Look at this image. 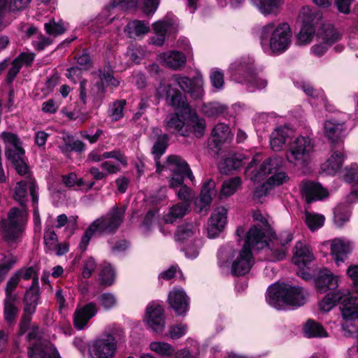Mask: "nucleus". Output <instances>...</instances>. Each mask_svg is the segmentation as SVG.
Segmentation results:
<instances>
[{
	"label": "nucleus",
	"mask_w": 358,
	"mask_h": 358,
	"mask_svg": "<svg viewBox=\"0 0 358 358\" xmlns=\"http://www.w3.org/2000/svg\"><path fill=\"white\" fill-rule=\"evenodd\" d=\"M293 235L290 231L285 230L271 234V231L259 229L253 225L247 232L243 248L248 250H260L264 247L267 260L277 262L283 259L287 255V245L292 241Z\"/></svg>",
	"instance_id": "nucleus-1"
},
{
	"label": "nucleus",
	"mask_w": 358,
	"mask_h": 358,
	"mask_svg": "<svg viewBox=\"0 0 358 358\" xmlns=\"http://www.w3.org/2000/svg\"><path fill=\"white\" fill-rule=\"evenodd\" d=\"M267 302L276 309L285 306H301L305 303V297L300 287L288 284H274L268 289Z\"/></svg>",
	"instance_id": "nucleus-2"
},
{
	"label": "nucleus",
	"mask_w": 358,
	"mask_h": 358,
	"mask_svg": "<svg viewBox=\"0 0 358 358\" xmlns=\"http://www.w3.org/2000/svg\"><path fill=\"white\" fill-rule=\"evenodd\" d=\"M229 71L231 79L236 83H245L257 90L267 86V80L257 76L255 59L249 56L236 59L230 65Z\"/></svg>",
	"instance_id": "nucleus-3"
},
{
	"label": "nucleus",
	"mask_w": 358,
	"mask_h": 358,
	"mask_svg": "<svg viewBox=\"0 0 358 358\" xmlns=\"http://www.w3.org/2000/svg\"><path fill=\"white\" fill-rule=\"evenodd\" d=\"M291 30L287 23L275 27L273 23L264 26L259 33L262 43L266 42L270 37V48L273 52H282L287 49L291 43Z\"/></svg>",
	"instance_id": "nucleus-4"
},
{
	"label": "nucleus",
	"mask_w": 358,
	"mask_h": 358,
	"mask_svg": "<svg viewBox=\"0 0 358 358\" xmlns=\"http://www.w3.org/2000/svg\"><path fill=\"white\" fill-rule=\"evenodd\" d=\"M262 156L257 154L252 157L245 169V176L254 182H260L268 175L280 171L282 166L283 159L280 157L268 158L264 160L257 169H253L257 162L261 161Z\"/></svg>",
	"instance_id": "nucleus-5"
},
{
	"label": "nucleus",
	"mask_w": 358,
	"mask_h": 358,
	"mask_svg": "<svg viewBox=\"0 0 358 358\" xmlns=\"http://www.w3.org/2000/svg\"><path fill=\"white\" fill-rule=\"evenodd\" d=\"M165 171L171 173L169 187L176 188L184 182L185 177L193 181L194 177L187 163L181 157L171 155L167 157L164 165H160V172Z\"/></svg>",
	"instance_id": "nucleus-6"
},
{
	"label": "nucleus",
	"mask_w": 358,
	"mask_h": 358,
	"mask_svg": "<svg viewBox=\"0 0 358 358\" xmlns=\"http://www.w3.org/2000/svg\"><path fill=\"white\" fill-rule=\"evenodd\" d=\"M126 213L124 206H114L104 215L91 223L99 235H112L117 232L123 223Z\"/></svg>",
	"instance_id": "nucleus-7"
},
{
	"label": "nucleus",
	"mask_w": 358,
	"mask_h": 358,
	"mask_svg": "<svg viewBox=\"0 0 358 358\" xmlns=\"http://www.w3.org/2000/svg\"><path fill=\"white\" fill-rule=\"evenodd\" d=\"M27 213L24 208L20 210L13 208L10 210L7 218L2 220L1 223L6 241H14L20 237L27 220Z\"/></svg>",
	"instance_id": "nucleus-8"
},
{
	"label": "nucleus",
	"mask_w": 358,
	"mask_h": 358,
	"mask_svg": "<svg viewBox=\"0 0 358 358\" xmlns=\"http://www.w3.org/2000/svg\"><path fill=\"white\" fill-rule=\"evenodd\" d=\"M313 147V143L308 136H298L290 143L286 158L294 166H304L310 159Z\"/></svg>",
	"instance_id": "nucleus-9"
},
{
	"label": "nucleus",
	"mask_w": 358,
	"mask_h": 358,
	"mask_svg": "<svg viewBox=\"0 0 358 358\" xmlns=\"http://www.w3.org/2000/svg\"><path fill=\"white\" fill-rule=\"evenodd\" d=\"M115 350L116 341L108 334L94 341L90 347V355L92 358H113Z\"/></svg>",
	"instance_id": "nucleus-10"
},
{
	"label": "nucleus",
	"mask_w": 358,
	"mask_h": 358,
	"mask_svg": "<svg viewBox=\"0 0 358 358\" xmlns=\"http://www.w3.org/2000/svg\"><path fill=\"white\" fill-rule=\"evenodd\" d=\"M300 192L306 202L310 203L328 196L329 193L320 183L311 180H303L300 184Z\"/></svg>",
	"instance_id": "nucleus-11"
},
{
	"label": "nucleus",
	"mask_w": 358,
	"mask_h": 358,
	"mask_svg": "<svg viewBox=\"0 0 358 358\" xmlns=\"http://www.w3.org/2000/svg\"><path fill=\"white\" fill-rule=\"evenodd\" d=\"M173 79L182 90L190 94L194 99H198L203 96V80L201 78L190 79L186 76L175 75Z\"/></svg>",
	"instance_id": "nucleus-12"
},
{
	"label": "nucleus",
	"mask_w": 358,
	"mask_h": 358,
	"mask_svg": "<svg viewBox=\"0 0 358 358\" xmlns=\"http://www.w3.org/2000/svg\"><path fill=\"white\" fill-rule=\"evenodd\" d=\"M27 188L29 189L34 204H36L38 201L35 181L31 178L20 181L16 184L13 196L22 207L26 205Z\"/></svg>",
	"instance_id": "nucleus-13"
},
{
	"label": "nucleus",
	"mask_w": 358,
	"mask_h": 358,
	"mask_svg": "<svg viewBox=\"0 0 358 358\" xmlns=\"http://www.w3.org/2000/svg\"><path fill=\"white\" fill-rule=\"evenodd\" d=\"M146 321L154 331L162 334L165 328L163 308L157 304L148 305L146 308Z\"/></svg>",
	"instance_id": "nucleus-14"
},
{
	"label": "nucleus",
	"mask_w": 358,
	"mask_h": 358,
	"mask_svg": "<svg viewBox=\"0 0 358 358\" xmlns=\"http://www.w3.org/2000/svg\"><path fill=\"white\" fill-rule=\"evenodd\" d=\"M1 136L5 142L8 144L6 156L11 163L14 164L24 159V150L17 136L9 132H3Z\"/></svg>",
	"instance_id": "nucleus-15"
},
{
	"label": "nucleus",
	"mask_w": 358,
	"mask_h": 358,
	"mask_svg": "<svg viewBox=\"0 0 358 358\" xmlns=\"http://www.w3.org/2000/svg\"><path fill=\"white\" fill-rule=\"evenodd\" d=\"M233 139V134L229 127L224 123H218L213 129L209 146L220 150L224 144L229 143Z\"/></svg>",
	"instance_id": "nucleus-16"
},
{
	"label": "nucleus",
	"mask_w": 358,
	"mask_h": 358,
	"mask_svg": "<svg viewBox=\"0 0 358 358\" xmlns=\"http://www.w3.org/2000/svg\"><path fill=\"white\" fill-rule=\"evenodd\" d=\"M98 311L97 305L94 302L78 307L73 314V325L78 330L83 329L91 318L94 317Z\"/></svg>",
	"instance_id": "nucleus-17"
},
{
	"label": "nucleus",
	"mask_w": 358,
	"mask_h": 358,
	"mask_svg": "<svg viewBox=\"0 0 358 358\" xmlns=\"http://www.w3.org/2000/svg\"><path fill=\"white\" fill-rule=\"evenodd\" d=\"M253 262L252 251L246 248H243L232 262L231 273L234 275H243L248 273L252 268Z\"/></svg>",
	"instance_id": "nucleus-18"
},
{
	"label": "nucleus",
	"mask_w": 358,
	"mask_h": 358,
	"mask_svg": "<svg viewBox=\"0 0 358 358\" xmlns=\"http://www.w3.org/2000/svg\"><path fill=\"white\" fill-rule=\"evenodd\" d=\"M215 182L209 179L203 183L199 198L195 201V209L198 213H206L211 203L213 196L216 194Z\"/></svg>",
	"instance_id": "nucleus-19"
},
{
	"label": "nucleus",
	"mask_w": 358,
	"mask_h": 358,
	"mask_svg": "<svg viewBox=\"0 0 358 358\" xmlns=\"http://www.w3.org/2000/svg\"><path fill=\"white\" fill-rule=\"evenodd\" d=\"M227 210L224 207L215 208L208 224V235L210 238H215L224 228L227 222Z\"/></svg>",
	"instance_id": "nucleus-20"
},
{
	"label": "nucleus",
	"mask_w": 358,
	"mask_h": 358,
	"mask_svg": "<svg viewBox=\"0 0 358 358\" xmlns=\"http://www.w3.org/2000/svg\"><path fill=\"white\" fill-rule=\"evenodd\" d=\"M341 38L339 33L331 25H327L324 27L323 42L320 44L315 45L311 48L312 52L316 56L323 55L328 48L334 43L338 41Z\"/></svg>",
	"instance_id": "nucleus-21"
},
{
	"label": "nucleus",
	"mask_w": 358,
	"mask_h": 358,
	"mask_svg": "<svg viewBox=\"0 0 358 358\" xmlns=\"http://www.w3.org/2000/svg\"><path fill=\"white\" fill-rule=\"evenodd\" d=\"M40 288L37 277L33 278L32 284L26 291L24 296V312L34 313L40 302Z\"/></svg>",
	"instance_id": "nucleus-22"
},
{
	"label": "nucleus",
	"mask_w": 358,
	"mask_h": 358,
	"mask_svg": "<svg viewBox=\"0 0 358 358\" xmlns=\"http://www.w3.org/2000/svg\"><path fill=\"white\" fill-rule=\"evenodd\" d=\"M169 303L178 315H183L188 310L189 298L182 289H174L169 294Z\"/></svg>",
	"instance_id": "nucleus-23"
},
{
	"label": "nucleus",
	"mask_w": 358,
	"mask_h": 358,
	"mask_svg": "<svg viewBox=\"0 0 358 358\" xmlns=\"http://www.w3.org/2000/svg\"><path fill=\"white\" fill-rule=\"evenodd\" d=\"M249 159V157L243 153L231 155L220 162L218 168L221 173L229 174L245 164Z\"/></svg>",
	"instance_id": "nucleus-24"
},
{
	"label": "nucleus",
	"mask_w": 358,
	"mask_h": 358,
	"mask_svg": "<svg viewBox=\"0 0 358 358\" xmlns=\"http://www.w3.org/2000/svg\"><path fill=\"white\" fill-rule=\"evenodd\" d=\"M34 57L35 55L34 53H20L11 63V66L7 73V83H11L13 81L23 65L30 66L34 60Z\"/></svg>",
	"instance_id": "nucleus-25"
},
{
	"label": "nucleus",
	"mask_w": 358,
	"mask_h": 358,
	"mask_svg": "<svg viewBox=\"0 0 358 358\" xmlns=\"http://www.w3.org/2000/svg\"><path fill=\"white\" fill-rule=\"evenodd\" d=\"M352 250V243L345 239L335 238L331 241V251L337 265L345 261L346 255Z\"/></svg>",
	"instance_id": "nucleus-26"
},
{
	"label": "nucleus",
	"mask_w": 358,
	"mask_h": 358,
	"mask_svg": "<svg viewBox=\"0 0 358 358\" xmlns=\"http://www.w3.org/2000/svg\"><path fill=\"white\" fill-rule=\"evenodd\" d=\"M340 310L345 320H352L358 317V299L353 297L348 291L347 295L341 301Z\"/></svg>",
	"instance_id": "nucleus-27"
},
{
	"label": "nucleus",
	"mask_w": 358,
	"mask_h": 358,
	"mask_svg": "<svg viewBox=\"0 0 358 358\" xmlns=\"http://www.w3.org/2000/svg\"><path fill=\"white\" fill-rule=\"evenodd\" d=\"M294 250L292 262L298 266H306L313 260V255L311 250L306 245L301 242H297Z\"/></svg>",
	"instance_id": "nucleus-28"
},
{
	"label": "nucleus",
	"mask_w": 358,
	"mask_h": 358,
	"mask_svg": "<svg viewBox=\"0 0 358 358\" xmlns=\"http://www.w3.org/2000/svg\"><path fill=\"white\" fill-rule=\"evenodd\" d=\"M316 287L322 292L334 289L338 285V279L330 271L323 270L319 272L315 279Z\"/></svg>",
	"instance_id": "nucleus-29"
},
{
	"label": "nucleus",
	"mask_w": 358,
	"mask_h": 358,
	"mask_svg": "<svg viewBox=\"0 0 358 358\" xmlns=\"http://www.w3.org/2000/svg\"><path fill=\"white\" fill-rule=\"evenodd\" d=\"M166 129L170 132H178L180 136H188L192 130L185 127V123L179 117L178 113L171 114L165 120Z\"/></svg>",
	"instance_id": "nucleus-30"
},
{
	"label": "nucleus",
	"mask_w": 358,
	"mask_h": 358,
	"mask_svg": "<svg viewBox=\"0 0 358 358\" xmlns=\"http://www.w3.org/2000/svg\"><path fill=\"white\" fill-rule=\"evenodd\" d=\"M345 127L335 120H327L324 124L325 136L331 142H338L344 136Z\"/></svg>",
	"instance_id": "nucleus-31"
},
{
	"label": "nucleus",
	"mask_w": 358,
	"mask_h": 358,
	"mask_svg": "<svg viewBox=\"0 0 358 358\" xmlns=\"http://www.w3.org/2000/svg\"><path fill=\"white\" fill-rule=\"evenodd\" d=\"M153 132L159 136L153 145L152 154L154 155V158L156 162L157 171L160 173L161 164H159V159L166 150L168 146L169 137L167 134L159 135V133L161 132V131L157 128L153 129Z\"/></svg>",
	"instance_id": "nucleus-32"
},
{
	"label": "nucleus",
	"mask_w": 358,
	"mask_h": 358,
	"mask_svg": "<svg viewBox=\"0 0 358 358\" xmlns=\"http://www.w3.org/2000/svg\"><path fill=\"white\" fill-rule=\"evenodd\" d=\"M189 203L179 202L169 208L167 213L164 216L166 224H173L179 219H182L189 211Z\"/></svg>",
	"instance_id": "nucleus-33"
},
{
	"label": "nucleus",
	"mask_w": 358,
	"mask_h": 358,
	"mask_svg": "<svg viewBox=\"0 0 358 358\" xmlns=\"http://www.w3.org/2000/svg\"><path fill=\"white\" fill-rule=\"evenodd\" d=\"M160 59L166 66L173 70L180 69L186 63L185 55L178 51L163 53L160 55Z\"/></svg>",
	"instance_id": "nucleus-34"
},
{
	"label": "nucleus",
	"mask_w": 358,
	"mask_h": 358,
	"mask_svg": "<svg viewBox=\"0 0 358 358\" xmlns=\"http://www.w3.org/2000/svg\"><path fill=\"white\" fill-rule=\"evenodd\" d=\"M344 161V155L341 151L336 150L331 157L322 164V169L328 175H334L341 168Z\"/></svg>",
	"instance_id": "nucleus-35"
},
{
	"label": "nucleus",
	"mask_w": 358,
	"mask_h": 358,
	"mask_svg": "<svg viewBox=\"0 0 358 358\" xmlns=\"http://www.w3.org/2000/svg\"><path fill=\"white\" fill-rule=\"evenodd\" d=\"M289 135V130L285 127H280L275 129L270 136V145L271 149L275 152L280 151Z\"/></svg>",
	"instance_id": "nucleus-36"
},
{
	"label": "nucleus",
	"mask_w": 358,
	"mask_h": 358,
	"mask_svg": "<svg viewBox=\"0 0 358 358\" xmlns=\"http://www.w3.org/2000/svg\"><path fill=\"white\" fill-rule=\"evenodd\" d=\"M185 127L191 129V134L193 133L196 138H199L204 134L206 130V121L203 118L200 117L196 113H190Z\"/></svg>",
	"instance_id": "nucleus-37"
},
{
	"label": "nucleus",
	"mask_w": 358,
	"mask_h": 358,
	"mask_svg": "<svg viewBox=\"0 0 358 358\" xmlns=\"http://www.w3.org/2000/svg\"><path fill=\"white\" fill-rule=\"evenodd\" d=\"M27 350L29 358H47L50 357L52 348L49 343L39 341L28 347Z\"/></svg>",
	"instance_id": "nucleus-38"
},
{
	"label": "nucleus",
	"mask_w": 358,
	"mask_h": 358,
	"mask_svg": "<svg viewBox=\"0 0 358 358\" xmlns=\"http://www.w3.org/2000/svg\"><path fill=\"white\" fill-rule=\"evenodd\" d=\"M347 290L339 289L336 292L329 293L320 303V310L324 312L331 310L338 302H341L344 296L347 295Z\"/></svg>",
	"instance_id": "nucleus-39"
},
{
	"label": "nucleus",
	"mask_w": 358,
	"mask_h": 358,
	"mask_svg": "<svg viewBox=\"0 0 358 358\" xmlns=\"http://www.w3.org/2000/svg\"><path fill=\"white\" fill-rule=\"evenodd\" d=\"M15 296L6 297L4 300L3 316L5 321L12 325L15 323L19 309L15 304Z\"/></svg>",
	"instance_id": "nucleus-40"
},
{
	"label": "nucleus",
	"mask_w": 358,
	"mask_h": 358,
	"mask_svg": "<svg viewBox=\"0 0 358 358\" xmlns=\"http://www.w3.org/2000/svg\"><path fill=\"white\" fill-rule=\"evenodd\" d=\"M149 31L150 27L148 22L137 20L129 22L124 28V31L130 38H136L141 35H145L148 33Z\"/></svg>",
	"instance_id": "nucleus-41"
},
{
	"label": "nucleus",
	"mask_w": 358,
	"mask_h": 358,
	"mask_svg": "<svg viewBox=\"0 0 358 358\" xmlns=\"http://www.w3.org/2000/svg\"><path fill=\"white\" fill-rule=\"evenodd\" d=\"M304 333L308 338L327 337L328 334L323 327L313 320H308L304 326Z\"/></svg>",
	"instance_id": "nucleus-42"
},
{
	"label": "nucleus",
	"mask_w": 358,
	"mask_h": 358,
	"mask_svg": "<svg viewBox=\"0 0 358 358\" xmlns=\"http://www.w3.org/2000/svg\"><path fill=\"white\" fill-rule=\"evenodd\" d=\"M283 3L284 0H259L257 6L264 15H277Z\"/></svg>",
	"instance_id": "nucleus-43"
},
{
	"label": "nucleus",
	"mask_w": 358,
	"mask_h": 358,
	"mask_svg": "<svg viewBox=\"0 0 358 358\" xmlns=\"http://www.w3.org/2000/svg\"><path fill=\"white\" fill-rule=\"evenodd\" d=\"M197 233H199V229L196 224L191 222L184 223L177 228L175 239L177 241H182L195 236Z\"/></svg>",
	"instance_id": "nucleus-44"
},
{
	"label": "nucleus",
	"mask_w": 358,
	"mask_h": 358,
	"mask_svg": "<svg viewBox=\"0 0 358 358\" xmlns=\"http://www.w3.org/2000/svg\"><path fill=\"white\" fill-rule=\"evenodd\" d=\"M315 28L310 22H303L299 33L297 35V44L306 45L310 43L315 34Z\"/></svg>",
	"instance_id": "nucleus-45"
},
{
	"label": "nucleus",
	"mask_w": 358,
	"mask_h": 358,
	"mask_svg": "<svg viewBox=\"0 0 358 358\" xmlns=\"http://www.w3.org/2000/svg\"><path fill=\"white\" fill-rule=\"evenodd\" d=\"M241 185V179L239 177L231 178L225 180L220 190L221 196L228 197L234 194Z\"/></svg>",
	"instance_id": "nucleus-46"
},
{
	"label": "nucleus",
	"mask_w": 358,
	"mask_h": 358,
	"mask_svg": "<svg viewBox=\"0 0 358 358\" xmlns=\"http://www.w3.org/2000/svg\"><path fill=\"white\" fill-rule=\"evenodd\" d=\"M115 273L109 263H104L99 274L101 284L104 286H110L114 283Z\"/></svg>",
	"instance_id": "nucleus-47"
},
{
	"label": "nucleus",
	"mask_w": 358,
	"mask_h": 358,
	"mask_svg": "<svg viewBox=\"0 0 358 358\" xmlns=\"http://www.w3.org/2000/svg\"><path fill=\"white\" fill-rule=\"evenodd\" d=\"M325 217L322 215L306 211L305 213V222L311 231H315L324 224Z\"/></svg>",
	"instance_id": "nucleus-48"
},
{
	"label": "nucleus",
	"mask_w": 358,
	"mask_h": 358,
	"mask_svg": "<svg viewBox=\"0 0 358 358\" xmlns=\"http://www.w3.org/2000/svg\"><path fill=\"white\" fill-rule=\"evenodd\" d=\"M150 349L157 354L164 357H171L175 352L173 347L165 342H152L150 344Z\"/></svg>",
	"instance_id": "nucleus-49"
},
{
	"label": "nucleus",
	"mask_w": 358,
	"mask_h": 358,
	"mask_svg": "<svg viewBox=\"0 0 358 358\" xmlns=\"http://www.w3.org/2000/svg\"><path fill=\"white\" fill-rule=\"evenodd\" d=\"M334 220L337 227H342L349 220L350 213L349 209L345 205H339L334 208Z\"/></svg>",
	"instance_id": "nucleus-50"
},
{
	"label": "nucleus",
	"mask_w": 358,
	"mask_h": 358,
	"mask_svg": "<svg viewBox=\"0 0 358 358\" xmlns=\"http://www.w3.org/2000/svg\"><path fill=\"white\" fill-rule=\"evenodd\" d=\"M166 102L169 105L176 109H185L187 107V104L184 101L181 93L174 90H172L171 92H169V94H168Z\"/></svg>",
	"instance_id": "nucleus-51"
},
{
	"label": "nucleus",
	"mask_w": 358,
	"mask_h": 358,
	"mask_svg": "<svg viewBox=\"0 0 358 358\" xmlns=\"http://www.w3.org/2000/svg\"><path fill=\"white\" fill-rule=\"evenodd\" d=\"M226 107L218 103H210L202 106V111L204 115L210 117H217L223 114Z\"/></svg>",
	"instance_id": "nucleus-52"
},
{
	"label": "nucleus",
	"mask_w": 358,
	"mask_h": 358,
	"mask_svg": "<svg viewBox=\"0 0 358 358\" xmlns=\"http://www.w3.org/2000/svg\"><path fill=\"white\" fill-rule=\"evenodd\" d=\"M45 29L48 34L54 37L64 34L66 31L64 23L62 21L57 22L55 20H51L45 23Z\"/></svg>",
	"instance_id": "nucleus-53"
},
{
	"label": "nucleus",
	"mask_w": 358,
	"mask_h": 358,
	"mask_svg": "<svg viewBox=\"0 0 358 358\" xmlns=\"http://www.w3.org/2000/svg\"><path fill=\"white\" fill-rule=\"evenodd\" d=\"M126 104L124 99L114 102L109 109V115L113 121H117L123 117V110Z\"/></svg>",
	"instance_id": "nucleus-54"
},
{
	"label": "nucleus",
	"mask_w": 358,
	"mask_h": 358,
	"mask_svg": "<svg viewBox=\"0 0 358 358\" xmlns=\"http://www.w3.org/2000/svg\"><path fill=\"white\" fill-rule=\"evenodd\" d=\"M187 330V326L185 324H178L169 327L168 332L166 336L169 338L176 340L183 336Z\"/></svg>",
	"instance_id": "nucleus-55"
},
{
	"label": "nucleus",
	"mask_w": 358,
	"mask_h": 358,
	"mask_svg": "<svg viewBox=\"0 0 358 358\" xmlns=\"http://www.w3.org/2000/svg\"><path fill=\"white\" fill-rule=\"evenodd\" d=\"M100 304L106 310H109L114 308L117 304V298L115 294L109 292H106L100 294L98 297Z\"/></svg>",
	"instance_id": "nucleus-56"
},
{
	"label": "nucleus",
	"mask_w": 358,
	"mask_h": 358,
	"mask_svg": "<svg viewBox=\"0 0 358 358\" xmlns=\"http://www.w3.org/2000/svg\"><path fill=\"white\" fill-rule=\"evenodd\" d=\"M43 239L45 248L48 251H52L55 249L56 243L58 242V238L54 230L51 228L45 229Z\"/></svg>",
	"instance_id": "nucleus-57"
},
{
	"label": "nucleus",
	"mask_w": 358,
	"mask_h": 358,
	"mask_svg": "<svg viewBox=\"0 0 358 358\" xmlns=\"http://www.w3.org/2000/svg\"><path fill=\"white\" fill-rule=\"evenodd\" d=\"M289 180L288 176L285 172L277 171L271 175V176L267 180V185H269L270 188L275 186H279L283 183L287 182Z\"/></svg>",
	"instance_id": "nucleus-58"
},
{
	"label": "nucleus",
	"mask_w": 358,
	"mask_h": 358,
	"mask_svg": "<svg viewBox=\"0 0 358 358\" xmlns=\"http://www.w3.org/2000/svg\"><path fill=\"white\" fill-rule=\"evenodd\" d=\"M210 79L212 85L217 90H221L223 88L224 80V73L222 71L214 69L211 71L210 75Z\"/></svg>",
	"instance_id": "nucleus-59"
},
{
	"label": "nucleus",
	"mask_w": 358,
	"mask_h": 358,
	"mask_svg": "<svg viewBox=\"0 0 358 358\" xmlns=\"http://www.w3.org/2000/svg\"><path fill=\"white\" fill-rule=\"evenodd\" d=\"M106 92L104 81L99 78L95 83L92 85L90 89V95L96 99L103 98Z\"/></svg>",
	"instance_id": "nucleus-60"
},
{
	"label": "nucleus",
	"mask_w": 358,
	"mask_h": 358,
	"mask_svg": "<svg viewBox=\"0 0 358 358\" xmlns=\"http://www.w3.org/2000/svg\"><path fill=\"white\" fill-rule=\"evenodd\" d=\"M253 220L256 222L254 225H257L259 229L271 231V228L267 220L259 211H255L252 215Z\"/></svg>",
	"instance_id": "nucleus-61"
},
{
	"label": "nucleus",
	"mask_w": 358,
	"mask_h": 358,
	"mask_svg": "<svg viewBox=\"0 0 358 358\" xmlns=\"http://www.w3.org/2000/svg\"><path fill=\"white\" fill-rule=\"evenodd\" d=\"M98 72L99 78L103 80L108 85L117 87L120 85V81L115 78L110 71L106 72L105 71L99 70Z\"/></svg>",
	"instance_id": "nucleus-62"
},
{
	"label": "nucleus",
	"mask_w": 358,
	"mask_h": 358,
	"mask_svg": "<svg viewBox=\"0 0 358 358\" xmlns=\"http://www.w3.org/2000/svg\"><path fill=\"white\" fill-rule=\"evenodd\" d=\"M172 25L173 24L169 20H161L153 24V29L155 34H163V35H166Z\"/></svg>",
	"instance_id": "nucleus-63"
},
{
	"label": "nucleus",
	"mask_w": 358,
	"mask_h": 358,
	"mask_svg": "<svg viewBox=\"0 0 358 358\" xmlns=\"http://www.w3.org/2000/svg\"><path fill=\"white\" fill-rule=\"evenodd\" d=\"M75 59H76L77 63L83 66L86 70L91 68L92 65L91 57L86 50H83L79 55L75 57Z\"/></svg>",
	"instance_id": "nucleus-64"
}]
</instances>
